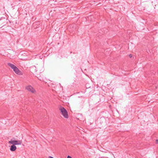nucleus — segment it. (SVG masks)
Here are the masks:
<instances>
[{
	"label": "nucleus",
	"instance_id": "obj_9",
	"mask_svg": "<svg viewBox=\"0 0 158 158\" xmlns=\"http://www.w3.org/2000/svg\"><path fill=\"white\" fill-rule=\"evenodd\" d=\"M129 56L130 57V58H131L132 57V55L130 54L129 55Z\"/></svg>",
	"mask_w": 158,
	"mask_h": 158
},
{
	"label": "nucleus",
	"instance_id": "obj_13",
	"mask_svg": "<svg viewBox=\"0 0 158 158\" xmlns=\"http://www.w3.org/2000/svg\"><path fill=\"white\" fill-rule=\"evenodd\" d=\"M73 28H74V29H75V27H73Z\"/></svg>",
	"mask_w": 158,
	"mask_h": 158
},
{
	"label": "nucleus",
	"instance_id": "obj_6",
	"mask_svg": "<svg viewBox=\"0 0 158 158\" xmlns=\"http://www.w3.org/2000/svg\"><path fill=\"white\" fill-rule=\"evenodd\" d=\"M7 65L9 66L10 68H11L13 69L15 68V67L16 66L13 64H12L10 63H8Z\"/></svg>",
	"mask_w": 158,
	"mask_h": 158
},
{
	"label": "nucleus",
	"instance_id": "obj_3",
	"mask_svg": "<svg viewBox=\"0 0 158 158\" xmlns=\"http://www.w3.org/2000/svg\"><path fill=\"white\" fill-rule=\"evenodd\" d=\"M26 89L29 92H31L33 93L35 92V90L31 85H28L26 87Z\"/></svg>",
	"mask_w": 158,
	"mask_h": 158
},
{
	"label": "nucleus",
	"instance_id": "obj_4",
	"mask_svg": "<svg viewBox=\"0 0 158 158\" xmlns=\"http://www.w3.org/2000/svg\"><path fill=\"white\" fill-rule=\"evenodd\" d=\"M14 71L17 74L19 75H21L22 74L21 72L19 70L18 68L17 67H15L13 69Z\"/></svg>",
	"mask_w": 158,
	"mask_h": 158
},
{
	"label": "nucleus",
	"instance_id": "obj_8",
	"mask_svg": "<svg viewBox=\"0 0 158 158\" xmlns=\"http://www.w3.org/2000/svg\"><path fill=\"white\" fill-rule=\"evenodd\" d=\"M37 78H38V79L40 81H42L43 80V79L41 78H39L38 77H37Z\"/></svg>",
	"mask_w": 158,
	"mask_h": 158
},
{
	"label": "nucleus",
	"instance_id": "obj_12",
	"mask_svg": "<svg viewBox=\"0 0 158 158\" xmlns=\"http://www.w3.org/2000/svg\"><path fill=\"white\" fill-rule=\"evenodd\" d=\"M48 158H54L53 157L51 156H49L48 157Z\"/></svg>",
	"mask_w": 158,
	"mask_h": 158
},
{
	"label": "nucleus",
	"instance_id": "obj_11",
	"mask_svg": "<svg viewBox=\"0 0 158 158\" xmlns=\"http://www.w3.org/2000/svg\"><path fill=\"white\" fill-rule=\"evenodd\" d=\"M67 158H72V157L71 156H67Z\"/></svg>",
	"mask_w": 158,
	"mask_h": 158
},
{
	"label": "nucleus",
	"instance_id": "obj_7",
	"mask_svg": "<svg viewBox=\"0 0 158 158\" xmlns=\"http://www.w3.org/2000/svg\"><path fill=\"white\" fill-rule=\"evenodd\" d=\"M100 123H101L105 122V120L104 118H101L99 119Z\"/></svg>",
	"mask_w": 158,
	"mask_h": 158
},
{
	"label": "nucleus",
	"instance_id": "obj_5",
	"mask_svg": "<svg viewBox=\"0 0 158 158\" xmlns=\"http://www.w3.org/2000/svg\"><path fill=\"white\" fill-rule=\"evenodd\" d=\"M16 149V147L15 145H12L10 148V150L12 152L15 151Z\"/></svg>",
	"mask_w": 158,
	"mask_h": 158
},
{
	"label": "nucleus",
	"instance_id": "obj_10",
	"mask_svg": "<svg viewBox=\"0 0 158 158\" xmlns=\"http://www.w3.org/2000/svg\"><path fill=\"white\" fill-rule=\"evenodd\" d=\"M156 144L158 143V139H156Z\"/></svg>",
	"mask_w": 158,
	"mask_h": 158
},
{
	"label": "nucleus",
	"instance_id": "obj_2",
	"mask_svg": "<svg viewBox=\"0 0 158 158\" xmlns=\"http://www.w3.org/2000/svg\"><path fill=\"white\" fill-rule=\"evenodd\" d=\"M9 143L12 144L13 145H20L22 143L21 140H14L11 139L8 142Z\"/></svg>",
	"mask_w": 158,
	"mask_h": 158
},
{
	"label": "nucleus",
	"instance_id": "obj_1",
	"mask_svg": "<svg viewBox=\"0 0 158 158\" xmlns=\"http://www.w3.org/2000/svg\"><path fill=\"white\" fill-rule=\"evenodd\" d=\"M61 114L65 118H69V115L67 110L64 107L60 106L59 108Z\"/></svg>",
	"mask_w": 158,
	"mask_h": 158
}]
</instances>
